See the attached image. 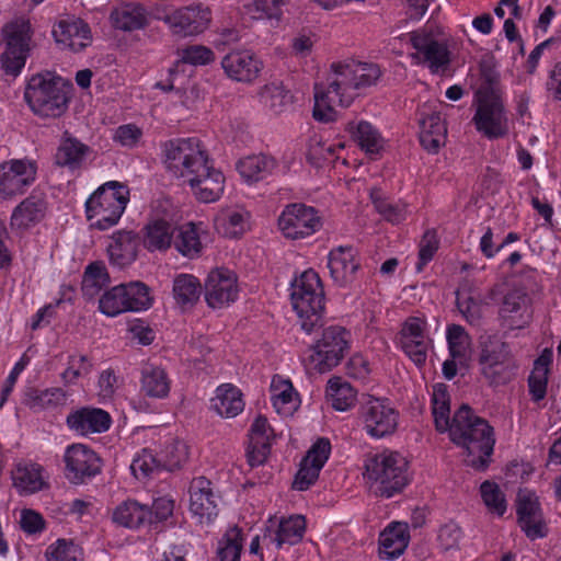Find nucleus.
<instances>
[{"mask_svg":"<svg viewBox=\"0 0 561 561\" xmlns=\"http://www.w3.org/2000/svg\"><path fill=\"white\" fill-rule=\"evenodd\" d=\"M432 413L435 428L448 433L450 440L462 448L465 462L476 470L488 468L494 450L495 437L489 422L462 404L450 420V396L447 388H434Z\"/></svg>","mask_w":561,"mask_h":561,"instance_id":"f257e3e1","label":"nucleus"},{"mask_svg":"<svg viewBox=\"0 0 561 561\" xmlns=\"http://www.w3.org/2000/svg\"><path fill=\"white\" fill-rule=\"evenodd\" d=\"M162 151L167 169L182 179L199 202L213 203L220 198L225 176L213 165L199 139H172L163 144Z\"/></svg>","mask_w":561,"mask_h":561,"instance_id":"f03ea898","label":"nucleus"},{"mask_svg":"<svg viewBox=\"0 0 561 561\" xmlns=\"http://www.w3.org/2000/svg\"><path fill=\"white\" fill-rule=\"evenodd\" d=\"M380 77L379 66L373 62L333 64L328 84H314L313 118L321 123L334 122L337 118L336 107L350 106L358 90L376 84Z\"/></svg>","mask_w":561,"mask_h":561,"instance_id":"7ed1b4c3","label":"nucleus"},{"mask_svg":"<svg viewBox=\"0 0 561 561\" xmlns=\"http://www.w3.org/2000/svg\"><path fill=\"white\" fill-rule=\"evenodd\" d=\"M364 479L376 495L389 499L410 482L409 463L398 451L382 450L369 455L364 463Z\"/></svg>","mask_w":561,"mask_h":561,"instance_id":"20e7f679","label":"nucleus"},{"mask_svg":"<svg viewBox=\"0 0 561 561\" xmlns=\"http://www.w3.org/2000/svg\"><path fill=\"white\" fill-rule=\"evenodd\" d=\"M290 300L306 333L322 325L325 297L321 279L313 270L302 272L291 282Z\"/></svg>","mask_w":561,"mask_h":561,"instance_id":"39448f33","label":"nucleus"},{"mask_svg":"<svg viewBox=\"0 0 561 561\" xmlns=\"http://www.w3.org/2000/svg\"><path fill=\"white\" fill-rule=\"evenodd\" d=\"M128 202V187L117 181H108L98 187L87 199V219L95 229H110L118 222Z\"/></svg>","mask_w":561,"mask_h":561,"instance_id":"423d86ee","label":"nucleus"},{"mask_svg":"<svg viewBox=\"0 0 561 561\" xmlns=\"http://www.w3.org/2000/svg\"><path fill=\"white\" fill-rule=\"evenodd\" d=\"M24 99L32 112L41 117H59L66 112L69 101L64 82L50 72L33 76Z\"/></svg>","mask_w":561,"mask_h":561,"instance_id":"0eeeda50","label":"nucleus"},{"mask_svg":"<svg viewBox=\"0 0 561 561\" xmlns=\"http://www.w3.org/2000/svg\"><path fill=\"white\" fill-rule=\"evenodd\" d=\"M152 306L149 287L142 282H129L113 286L99 298V310L114 318L125 312H139Z\"/></svg>","mask_w":561,"mask_h":561,"instance_id":"6e6552de","label":"nucleus"},{"mask_svg":"<svg viewBox=\"0 0 561 561\" xmlns=\"http://www.w3.org/2000/svg\"><path fill=\"white\" fill-rule=\"evenodd\" d=\"M350 336V332L340 325L323 329L321 337L310 348L308 368L322 374L335 367L348 350Z\"/></svg>","mask_w":561,"mask_h":561,"instance_id":"1a4fd4ad","label":"nucleus"},{"mask_svg":"<svg viewBox=\"0 0 561 561\" xmlns=\"http://www.w3.org/2000/svg\"><path fill=\"white\" fill-rule=\"evenodd\" d=\"M414 51L409 55L413 65L426 66L433 73L444 70L450 62L447 42L438 34L420 28L409 34Z\"/></svg>","mask_w":561,"mask_h":561,"instance_id":"9d476101","label":"nucleus"},{"mask_svg":"<svg viewBox=\"0 0 561 561\" xmlns=\"http://www.w3.org/2000/svg\"><path fill=\"white\" fill-rule=\"evenodd\" d=\"M5 49L1 55L3 70L11 76H18L24 68L31 50V23L20 19L3 27Z\"/></svg>","mask_w":561,"mask_h":561,"instance_id":"9b49d317","label":"nucleus"},{"mask_svg":"<svg viewBox=\"0 0 561 561\" xmlns=\"http://www.w3.org/2000/svg\"><path fill=\"white\" fill-rule=\"evenodd\" d=\"M479 365L481 374L492 383L508 382L515 367L508 345L496 337L482 343Z\"/></svg>","mask_w":561,"mask_h":561,"instance_id":"f8f14e48","label":"nucleus"},{"mask_svg":"<svg viewBox=\"0 0 561 561\" xmlns=\"http://www.w3.org/2000/svg\"><path fill=\"white\" fill-rule=\"evenodd\" d=\"M322 220L319 211L302 203L287 205L278 217L282 234L290 240L305 239L319 231Z\"/></svg>","mask_w":561,"mask_h":561,"instance_id":"ddd939ff","label":"nucleus"},{"mask_svg":"<svg viewBox=\"0 0 561 561\" xmlns=\"http://www.w3.org/2000/svg\"><path fill=\"white\" fill-rule=\"evenodd\" d=\"M478 106L473 117L477 129L493 139L508 133V122L501 99L490 90L477 93Z\"/></svg>","mask_w":561,"mask_h":561,"instance_id":"4468645a","label":"nucleus"},{"mask_svg":"<svg viewBox=\"0 0 561 561\" xmlns=\"http://www.w3.org/2000/svg\"><path fill=\"white\" fill-rule=\"evenodd\" d=\"M37 168L28 159H11L0 163V197L12 199L24 194L36 180Z\"/></svg>","mask_w":561,"mask_h":561,"instance_id":"2eb2a0df","label":"nucleus"},{"mask_svg":"<svg viewBox=\"0 0 561 561\" xmlns=\"http://www.w3.org/2000/svg\"><path fill=\"white\" fill-rule=\"evenodd\" d=\"M364 428L373 438H383L394 433L399 413L387 399L369 397L362 409Z\"/></svg>","mask_w":561,"mask_h":561,"instance_id":"dca6fc26","label":"nucleus"},{"mask_svg":"<svg viewBox=\"0 0 561 561\" xmlns=\"http://www.w3.org/2000/svg\"><path fill=\"white\" fill-rule=\"evenodd\" d=\"M158 18L168 25L174 35L182 37L204 32L210 22L208 8L201 3L182 7Z\"/></svg>","mask_w":561,"mask_h":561,"instance_id":"f3484780","label":"nucleus"},{"mask_svg":"<svg viewBox=\"0 0 561 561\" xmlns=\"http://www.w3.org/2000/svg\"><path fill=\"white\" fill-rule=\"evenodd\" d=\"M66 478L73 484L83 483L87 479L101 471V461L98 455L87 445L72 444L64 454Z\"/></svg>","mask_w":561,"mask_h":561,"instance_id":"a211bd4d","label":"nucleus"},{"mask_svg":"<svg viewBox=\"0 0 561 561\" xmlns=\"http://www.w3.org/2000/svg\"><path fill=\"white\" fill-rule=\"evenodd\" d=\"M239 295L234 272L218 267L209 272L205 280V300L210 308H224L234 302Z\"/></svg>","mask_w":561,"mask_h":561,"instance_id":"6ab92c4d","label":"nucleus"},{"mask_svg":"<svg viewBox=\"0 0 561 561\" xmlns=\"http://www.w3.org/2000/svg\"><path fill=\"white\" fill-rule=\"evenodd\" d=\"M400 345L405 355L416 366L425 364L432 340L426 334L424 318L410 317L404 321L400 331Z\"/></svg>","mask_w":561,"mask_h":561,"instance_id":"aec40b11","label":"nucleus"},{"mask_svg":"<svg viewBox=\"0 0 561 561\" xmlns=\"http://www.w3.org/2000/svg\"><path fill=\"white\" fill-rule=\"evenodd\" d=\"M144 248L150 252L164 253L172 248L176 233V224L164 214H153L141 229Z\"/></svg>","mask_w":561,"mask_h":561,"instance_id":"412c9836","label":"nucleus"},{"mask_svg":"<svg viewBox=\"0 0 561 561\" xmlns=\"http://www.w3.org/2000/svg\"><path fill=\"white\" fill-rule=\"evenodd\" d=\"M190 512L201 524H209L218 515V496L204 477L194 479L190 486Z\"/></svg>","mask_w":561,"mask_h":561,"instance_id":"4be33fe9","label":"nucleus"},{"mask_svg":"<svg viewBox=\"0 0 561 561\" xmlns=\"http://www.w3.org/2000/svg\"><path fill=\"white\" fill-rule=\"evenodd\" d=\"M268 523L263 540L277 549L283 545L298 543L306 531V519L302 515H291L279 519L271 518Z\"/></svg>","mask_w":561,"mask_h":561,"instance_id":"5701e85b","label":"nucleus"},{"mask_svg":"<svg viewBox=\"0 0 561 561\" xmlns=\"http://www.w3.org/2000/svg\"><path fill=\"white\" fill-rule=\"evenodd\" d=\"M517 515L519 526L529 539L536 540L548 535L547 524L534 493L524 491L518 494Z\"/></svg>","mask_w":561,"mask_h":561,"instance_id":"b1692460","label":"nucleus"},{"mask_svg":"<svg viewBox=\"0 0 561 561\" xmlns=\"http://www.w3.org/2000/svg\"><path fill=\"white\" fill-rule=\"evenodd\" d=\"M330 450L331 445L327 438H320L311 446L300 462V468L294 480L295 489L305 491L316 482L320 470L329 458Z\"/></svg>","mask_w":561,"mask_h":561,"instance_id":"393cba45","label":"nucleus"},{"mask_svg":"<svg viewBox=\"0 0 561 561\" xmlns=\"http://www.w3.org/2000/svg\"><path fill=\"white\" fill-rule=\"evenodd\" d=\"M221 67L231 80L250 83L259 77L262 62L251 50L236 49L222 58Z\"/></svg>","mask_w":561,"mask_h":561,"instance_id":"a878e982","label":"nucleus"},{"mask_svg":"<svg viewBox=\"0 0 561 561\" xmlns=\"http://www.w3.org/2000/svg\"><path fill=\"white\" fill-rule=\"evenodd\" d=\"M328 267L331 277L339 286L353 282L359 267L357 253L352 247L340 245L328 255Z\"/></svg>","mask_w":561,"mask_h":561,"instance_id":"bb28decb","label":"nucleus"},{"mask_svg":"<svg viewBox=\"0 0 561 561\" xmlns=\"http://www.w3.org/2000/svg\"><path fill=\"white\" fill-rule=\"evenodd\" d=\"M47 210V203L42 194H31L16 205L11 214L10 225L14 230H27L39 224Z\"/></svg>","mask_w":561,"mask_h":561,"instance_id":"cd10ccee","label":"nucleus"},{"mask_svg":"<svg viewBox=\"0 0 561 561\" xmlns=\"http://www.w3.org/2000/svg\"><path fill=\"white\" fill-rule=\"evenodd\" d=\"M57 44L72 51H79L91 43V31L80 19L61 20L53 28Z\"/></svg>","mask_w":561,"mask_h":561,"instance_id":"c85d7f7f","label":"nucleus"},{"mask_svg":"<svg viewBox=\"0 0 561 561\" xmlns=\"http://www.w3.org/2000/svg\"><path fill=\"white\" fill-rule=\"evenodd\" d=\"M68 426L80 435L106 432L112 424L108 412L99 408H82L67 417Z\"/></svg>","mask_w":561,"mask_h":561,"instance_id":"c756f323","label":"nucleus"},{"mask_svg":"<svg viewBox=\"0 0 561 561\" xmlns=\"http://www.w3.org/2000/svg\"><path fill=\"white\" fill-rule=\"evenodd\" d=\"M139 238L131 231H118L113 234L107 247L110 261L123 268L130 265L138 255Z\"/></svg>","mask_w":561,"mask_h":561,"instance_id":"7c9ffc66","label":"nucleus"},{"mask_svg":"<svg viewBox=\"0 0 561 561\" xmlns=\"http://www.w3.org/2000/svg\"><path fill=\"white\" fill-rule=\"evenodd\" d=\"M250 448L249 461L251 466L261 465L268 453L271 439L274 437V430L264 415H257L249 432Z\"/></svg>","mask_w":561,"mask_h":561,"instance_id":"2f4dec72","label":"nucleus"},{"mask_svg":"<svg viewBox=\"0 0 561 561\" xmlns=\"http://www.w3.org/2000/svg\"><path fill=\"white\" fill-rule=\"evenodd\" d=\"M91 154L92 149L88 145L75 137L66 136L57 148L55 160L58 165L73 172L82 169Z\"/></svg>","mask_w":561,"mask_h":561,"instance_id":"473e14b6","label":"nucleus"},{"mask_svg":"<svg viewBox=\"0 0 561 561\" xmlns=\"http://www.w3.org/2000/svg\"><path fill=\"white\" fill-rule=\"evenodd\" d=\"M110 21L116 30L133 32L141 30L148 24L149 13L139 3H124L112 10Z\"/></svg>","mask_w":561,"mask_h":561,"instance_id":"72a5a7b5","label":"nucleus"},{"mask_svg":"<svg viewBox=\"0 0 561 561\" xmlns=\"http://www.w3.org/2000/svg\"><path fill=\"white\" fill-rule=\"evenodd\" d=\"M410 541L409 528L405 523H391L379 537V553L383 559L399 558Z\"/></svg>","mask_w":561,"mask_h":561,"instance_id":"f704fd0d","label":"nucleus"},{"mask_svg":"<svg viewBox=\"0 0 561 561\" xmlns=\"http://www.w3.org/2000/svg\"><path fill=\"white\" fill-rule=\"evenodd\" d=\"M347 130L366 154L377 156L385 149L386 139L371 123L367 121L350 122Z\"/></svg>","mask_w":561,"mask_h":561,"instance_id":"c9c22d12","label":"nucleus"},{"mask_svg":"<svg viewBox=\"0 0 561 561\" xmlns=\"http://www.w3.org/2000/svg\"><path fill=\"white\" fill-rule=\"evenodd\" d=\"M420 141L430 152H437L445 145L447 128L439 113H421Z\"/></svg>","mask_w":561,"mask_h":561,"instance_id":"e433bc0d","label":"nucleus"},{"mask_svg":"<svg viewBox=\"0 0 561 561\" xmlns=\"http://www.w3.org/2000/svg\"><path fill=\"white\" fill-rule=\"evenodd\" d=\"M500 313L503 319L511 321V328H522L529 318L527 294L518 288L510 290L504 296Z\"/></svg>","mask_w":561,"mask_h":561,"instance_id":"4c0bfd02","label":"nucleus"},{"mask_svg":"<svg viewBox=\"0 0 561 561\" xmlns=\"http://www.w3.org/2000/svg\"><path fill=\"white\" fill-rule=\"evenodd\" d=\"M43 472V467L37 463L18 465L13 472V484L20 494L36 493L47 488Z\"/></svg>","mask_w":561,"mask_h":561,"instance_id":"58836bf2","label":"nucleus"},{"mask_svg":"<svg viewBox=\"0 0 561 561\" xmlns=\"http://www.w3.org/2000/svg\"><path fill=\"white\" fill-rule=\"evenodd\" d=\"M210 409L220 416L234 417L244 409L243 394L239 388H216Z\"/></svg>","mask_w":561,"mask_h":561,"instance_id":"ea45409f","label":"nucleus"},{"mask_svg":"<svg viewBox=\"0 0 561 561\" xmlns=\"http://www.w3.org/2000/svg\"><path fill=\"white\" fill-rule=\"evenodd\" d=\"M113 522L126 528H138L146 523H152V514L149 507L136 501H126L119 504L113 512Z\"/></svg>","mask_w":561,"mask_h":561,"instance_id":"a19ab883","label":"nucleus"},{"mask_svg":"<svg viewBox=\"0 0 561 561\" xmlns=\"http://www.w3.org/2000/svg\"><path fill=\"white\" fill-rule=\"evenodd\" d=\"M262 105L275 115L283 114L290 110L294 103V96L282 83L265 84L260 93Z\"/></svg>","mask_w":561,"mask_h":561,"instance_id":"79ce46f5","label":"nucleus"},{"mask_svg":"<svg viewBox=\"0 0 561 561\" xmlns=\"http://www.w3.org/2000/svg\"><path fill=\"white\" fill-rule=\"evenodd\" d=\"M369 196L375 209L385 220L397 225L407 219L409 205L405 202L389 201L385 193L378 187H373L369 192Z\"/></svg>","mask_w":561,"mask_h":561,"instance_id":"37998d69","label":"nucleus"},{"mask_svg":"<svg viewBox=\"0 0 561 561\" xmlns=\"http://www.w3.org/2000/svg\"><path fill=\"white\" fill-rule=\"evenodd\" d=\"M275 167V160L265 154L245 157L237 164L241 178L248 183L264 180L273 172Z\"/></svg>","mask_w":561,"mask_h":561,"instance_id":"c03bdc74","label":"nucleus"},{"mask_svg":"<svg viewBox=\"0 0 561 561\" xmlns=\"http://www.w3.org/2000/svg\"><path fill=\"white\" fill-rule=\"evenodd\" d=\"M198 226L194 222L176 225V233L172 247L183 256L193 259L201 254L203 245Z\"/></svg>","mask_w":561,"mask_h":561,"instance_id":"a18cd8bd","label":"nucleus"},{"mask_svg":"<svg viewBox=\"0 0 561 561\" xmlns=\"http://www.w3.org/2000/svg\"><path fill=\"white\" fill-rule=\"evenodd\" d=\"M250 214L242 208L222 209L215 219L216 228L224 234L234 238L249 227Z\"/></svg>","mask_w":561,"mask_h":561,"instance_id":"49530a36","label":"nucleus"},{"mask_svg":"<svg viewBox=\"0 0 561 561\" xmlns=\"http://www.w3.org/2000/svg\"><path fill=\"white\" fill-rule=\"evenodd\" d=\"M199 280L192 274H179L173 279V297L182 307L193 306L201 296Z\"/></svg>","mask_w":561,"mask_h":561,"instance_id":"de8ad7c7","label":"nucleus"},{"mask_svg":"<svg viewBox=\"0 0 561 561\" xmlns=\"http://www.w3.org/2000/svg\"><path fill=\"white\" fill-rule=\"evenodd\" d=\"M108 283L110 276L105 265L101 262H93L84 271L82 293L87 298L93 299Z\"/></svg>","mask_w":561,"mask_h":561,"instance_id":"09e8293b","label":"nucleus"},{"mask_svg":"<svg viewBox=\"0 0 561 561\" xmlns=\"http://www.w3.org/2000/svg\"><path fill=\"white\" fill-rule=\"evenodd\" d=\"M446 339L450 357L458 358L459 365H465L470 354L469 334L461 325L451 324L447 328Z\"/></svg>","mask_w":561,"mask_h":561,"instance_id":"8fccbe9b","label":"nucleus"},{"mask_svg":"<svg viewBox=\"0 0 561 561\" xmlns=\"http://www.w3.org/2000/svg\"><path fill=\"white\" fill-rule=\"evenodd\" d=\"M242 547L241 529L237 526L230 527L218 541L217 556L220 561H240Z\"/></svg>","mask_w":561,"mask_h":561,"instance_id":"3c124183","label":"nucleus"},{"mask_svg":"<svg viewBox=\"0 0 561 561\" xmlns=\"http://www.w3.org/2000/svg\"><path fill=\"white\" fill-rule=\"evenodd\" d=\"M45 557L47 561H82L83 551L73 540L59 538L47 547Z\"/></svg>","mask_w":561,"mask_h":561,"instance_id":"603ef678","label":"nucleus"},{"mask_svg":"<svg viewBox=\"0 0 561 561\" xmlns=\"http://www.w3.org/2000/svg\"><path fill=\"white\" fill-rule=\"evenodd\" d=\"M161 469L163 466L159 456L148 448L138 453L130 465V470L137 479H146Z\"/></svg>","mask_w":561,"mask_h":561,"instance_id":"864d4df0","label":"nucleus"},{"mask_svg":"<svg viewBox=\"0 0 561 561\" xmlns=\"http://www.w3.org/2000/svg\"><path fill=\"white\" fill-rule=\"evenodd\" d=\"M286 0H252L244 5V12L254 20L276 19L282 15L280 8Z\"/></svg>","mask_w":561,"mask_h":561,"instance_id":"5fc2aeb1","label":"nucleus"},{"mask_svg":"<svg viewBox=\"0 0 561 561\" xmlns=\"http://www.w3.org/2000/svg\"><path fill=\"white\" fill-rule=\"evenodd\" d=\"M158 456L163 469L171 471L180 468L187 460V446L181 440L171 439Z\"/></svg>","mask_w":561,"mask_h":561,"instance_id":"6e6d98bb","label":"nucleus"},{"mask_svg":"<svg viewBox=\"0 0 561 561\" xmlns=\"http://www.w3.org/2000/svg\"><path fill=\"white\" fill-rule=\"evenodd\" d=\"M272 403L279 415L291 416L300 407L301 400L296 388H284L273 394Z\"/></svg>","mask_w":561,"mask_h":561,"instance_id":"4d7b16f0","label":"nucleus"},{"mask_svg":"<svg viewBox=\"0 0 561 561\" xmlns=\"http://www.w3.org/2000/svg\"><path fill=\"white\" fill-rule=\"evenodd\" d=\"M325 399L334 410L344 412L356 405L357 391L355 388H327Z\"/></svg>","mask_w":561,"mask_h":561,"instance_id":"13d9d810","label":"nucleus"},{"mask_svg":"<svg viewBox=\"0 0 561 561\" xmlns=\"http://www.w3.org/2000/svg\"><path fill=\"white\" fill-rule=\"evenodd\" d=\"M481 497L490 512L502 516L506 511V503L499 485L494 482L484 481L480 486Z\"/></svg>","mask_w":561,"mask_h":561,"instance_id":"bf43d9fd","label":"nucleus"},{"mask_svg":"<svg viewBox=\"0 0 561 561\" xmlns=\"http://www.w3.org/2000/svg\"><path fill=\"white\" fill-rule=\"evenodd\" d=\"M551 362L552 351L543 350L541 355L535 360L534 369L529 376V386H547Z\"/></svg>","mask_w":561,"mask_h":561,"instance_id":"052dcab7","label":"nucleus"},{"mask_svg":"<svg viewBox=\"0 0 561 561\" xmlns=\"http://www.w3.org/2000/svg\"><path fill=\"white\" fill-rule=\"evenodd\" d=\"M215 58L213 50L206 46L192 45L181 51V60L194 66H203L211 62Z\"/></svg>","mask_w":561,"mask_h":561,"instance_id":"680f3d73","label":"nucleus"},{"mask_svg":"<svg viewBox=\"0 0 561 561\" xmlns=\"http://www.w3.org/2000/svg\"><path fill=\"white\" fill-rule=\"evenodd\" d=\"M334 154L335 148L332 145L323 142L318 137L310 139L307 157L312 164L319 167Z\"/></svg>","mask_w":561,"mask_h":561,"instance_id":"e2e57ef3","label":"nucleus"},{"mask_svg":"<svg viewBox=\"0 0 561 561\" xmlns=\"http://www.w3.org/2000/svg\"><path fill=\"white\" fill-rule=\"evenodd\" d=\"M21 529L27 535L41 534L46 528L44 517L36 511L24 508L20 514Z\"/></svg>","mask_w":561,"mask_h":561,"instance_id":"0e129e2a","label":"nucleus"},{"mask_svg":"<svg viewBox=\"0 0 561 561\" xmlns=\"http://www.w3.org/2000/svg\"><path fill=\"white\" fill-rule=\"evenodd\" d=\"M142 138V130L135 124H125L116 128L114 140L123 147L134 148Z\"/></svg>","mask_w":561,"mask_h":561,"instance_id":"69168bd1","label":"nucleus"},{"mask_svg":"<svg viewBox=\"0 0 561 561\" xmlns=\"http://www.w3.org/2000/svg\"><path fill=\"white\" fill-rule=\"evenodd\" d=\"M90 371V364L84 356H72L69 360V367L64 371L62 377L66 382H83V378Z\"/></svg>","mask_w":561,"mask_h":561,"instance_id":"338daca9","label":"nucleus"},{"mask_svg":"<svg viewBox=\"0 0 561 561\" xmlns=\"http://www.w3.org/2000/svg\"><path fill=\"white\" fill-rule=\"evenodd\" d=\"M461 528L455 523H448L440 527L438 531V542L444 550H450L458 547L461 539Z\"/></svg>","mask_w":561,"mask_h":561,"instance_id":"774afa93","label":"nucleus"}]
</instances>
